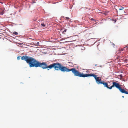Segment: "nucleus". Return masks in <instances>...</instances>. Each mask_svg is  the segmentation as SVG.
<instances>
[{
    "label": "nucleus",
    "instance_id": "nucleus-21",
    "mask_svg": "<svg viewBox=\"0 0 128 128\" xmlns=\"http://www.w3.org/2000/svg\"><path fill=\"white\" fill-rule=\"evenodd\" d=\"M49 70V69H48V70Z\"/></svg>",
    "mask_w": 128,
    "mask_h": 128
},
{
    "label": "nucleus",
    "instance_id": "nucleus-9",
    "mask_svg": "<svg viewBox=\"0 0 128 128\" xmlns=\"http://www.w3.org/2000/svg\"><path fill=\"white\" fill-rule=\"evenodd\" d=\"M13 34H15V35H18V33H17L16 32H13Z\"/></svg>",
    "mask_w": 128,
    "mask_h": 128
},
{
    "label": "nucleus",
    "instance_id": "nucleus-20",
    "mask_svg": "<svg viewBox=\"0 0 128 128\" xmlns=\"http://www.w3.org/2000/svg\"><path fill=\"white\" fill-rule=\"evenodd\" d=\"M122 98H124V96H122Z\"/></svg>",
    "mask_w": 128,
    "mask_h": 128
},
{
    "label": "nucleus",
    "instance_id": "nucleus-5",
    "mask_svg": "<svg viewBox=\"0 0 128 128\" xmlns=\"http://www.w3.org/2000/svg\"><path fill=\"white\" fill-rule=\"evenodd\" d=\"M101 84H102L104 87H106L110 89V87L108 86V84L106 82H102V83H101Z\"/></svg>",
    "mask_w": 128,
    "mask_h": 128
},
{
    "label": "nucleus",
    "instance_id": "nucleus-6",
    "mask_svg": "<svg viewBox=\"0 0 128 128\" xmlns=\"http://www.w3.org/2000/svg\"><path fill=\"white\" fill-rule=\"evenodd\" d=\"M122 93H124L126 94H128V92L127 91L125 90L124 89L123 90L122 92Z\"/></svg>",
    "mask_w": 128,
    "mask_h": 128
},
{
    "label": "nucleus",
    "instance_id": "nucleus-7",
    "mask_svg": "<svg viewBox=\"0 0 128 128\" xmlns=\"http://www.w3.org/2000/svg\"><path fill=\"white\" fill-rule=\"evenodd\" d=\"M67 30H68L67 29H65V30L62 32V34L64 35H66V32L67 31Z\"/></svg>",
    "mask_w": 128,
    "mask_h": 128
},
{
    "label": "nucleus",
    "instance_id": "nucleus-4",
    "mask_svg": "<svg viewBox=\"0 0 128 128\" xmlns=\"http://www.w3.org/2000/svg\"><path fill=\"white\" fill-rule=\"evenodd\" d=\"M100 77H96V78H94L95 79L96 81L98 84H101V83H102V82H104V81H103L102 82L101 80V79H99Z\"/></svg>",
    "mask_w": 128,
    "mask_h": 128
},
{
    "label": "nucleus",
    "instance_id": "nucleus-8",
    "mask_svg": "<svg viewBox=\"0 0 128 128\" xmlns=\"http://www.w3.org/2000/svg\"><path fill=\"white\" fill-rule=\"evenodd\" d=\"M124 9V7H121L120 8H119L118 9L120 10H123Z\"/></svg>",
    "mask_w": 128,
    "mask_h": 128
},
{
    "label": "nucleus",
    "instance_id": "nucleus-17",
    "mask_svg": "<svg viewBox=\"0 0 128 128\" xmlns=\"http://www.w3.org/2000/svg\"><path fill=\"white\" fill-rule=\"evenodd\" d=\"M37 44H39V43L38 42V43H37Z\"/></svg>",
    "mask_w": 128,
    "mask_h": 128
},
{
    "label": "nucleus",
    "instance_id": "nucleus-2",
    "mask_svg": "<svg viewBox=\"0 0 128 128\" xmlns=\"http://www.w3.org/2000/svg\"><path fill=\"white\" fill-rule=\"evenodd\" d=\"M72 71V73L74 74L75 76L78 77H86L88 76H92L94 78H96V75L94 74H84L79 72L78 70H76L75 68H72L71 69H69L68 68L67 72Z\"/></svg>",
    "mask_w": 128,
    "mask_h": 128
},
{
    "label": "nucleus",
    "instance_id": "nucleus-10",
    "mask_svg": "<svg viewBox=\"0 0 128 128\" xmlns=\"http://www.w3.org/2000/svg\"><path fill=\"white\" fill-rule=\"evenodd\" d=\"M41 25L42 26L44 27L45 26V24L44 23H42L41 24Z\"/></svg>",
    "mask_w": 128,
    "mask_h": 128
},
{
    "label": "nucleus",
    "instance_id": "nucleus-13",
    "mask_svg": "<svg viewBox=\"0 0 128 128\" xmlns=\"http://www.w3.org/2000/svg\"><path fill=\"white\" fill-rule=\"evenodd\" d=\"M91 20H94L95 21V22H96V20H94V19L93 18H91L90 19Z\"/></svg>",
    "mask_w": 128,
    "mask_h": 128
},
{
    "label": "nucleus",
    "instance_id": "nucleus-19",
    "mask_svg": "<svg viewBox=\"0 0 128 128\" xmlns=\"http://www.w3.org/2000/svg\"><path fill=\"white\" fill-rule=\"evenodd\" d=\"M68 38V36H67V38Z\"/></svg>",
    "mask_w": 128,
    "mask_h": 128
},
{
    "label": "nucleus",
    "instance_id": "nucleus-3",
    "mask_svg": "<svg viewBox=\"0 0 128 128\" xmlns=\"http://www.w3.org/2000/svg\"><path fill=\"white\" fill-rule=\"evenodd\" d=\"M112 83V85L110 87V89L115 86L116 88L118 89L122 93L124 89L121 88L119 84L116 82H113Z\"/></svg>",
    "mask_w": 128,
    "mask_h": 128
},
{
    "label": "nucleus",
    "instance_id": "nucleus-11",
    "mask_svg": "<svg viewBox=\"0 0 128 128\" xmlns=\"http://www.w3.org/2000/svg\"><path fill=\"white\" fill-rule=\"evenodd\" d=\"M118 76L119 77H120V78H122V75L121 74L119 75Z\"/></svg>",
    "mask_w": 128,
    "mask_h": 128
},
{
    "label": "nucleus",
    "instance_id": "nucleus-14",
    "mask_svg": "<svg viewBox=\"0 0 128 128\" xmlns=\"http://www.w3.org/2000/svg\"><path fill=\"white\" fill-rule=\"evenodd\" d=\"M123 50V48L121 49V50H119V52H120L121 50L122 51V50Z\"/></svg>",
    "mask_w": 128,
    "mask_h": 128
},
{
    "label": "nucleus",
    "instance_id": "nucleus-15",
    "mask_svg": "<svg viewBox=\"0 0 128 128\" xmlns=\"http://www.w3.org/2000/svg\"><path fill=\"white\" fill-rule=\"evenodd\" d=\"M4 13V12H2L1 13V14H3Z\"/></svg>",
    "mask_w": 128,
    "mask_h": 128
},
{
    "label": "nucleus",
    "instance_id": "nucleus-12",
    "mask_svg": "<svg viewBox=\"0 0 128 128\" xmlns=\"http://www.w3.org/2000/svg\"><path fill=\"white\" fill-rule=\"evenodd\" d=\"M20 56H18L17 57V59L18 60H19L20 59Z\"/></svg>",
    "mask_w": 128,
    "mask_h": 128
},
{
    "label": "nucleus",
    "instance_id": "nucleus-18",
    "mask_svg": "<svg viewBox=\"0 0 128 128\" xmlns=\"http://www.w3.org/2000/svg\"><path fill=\"white\" fill-rule=\"evenodd\" d=\"M116 20H115V22H116Z\"/></svg>",
    "mask_w": 128,
    "mask_h": 128
},
{
    "label": "nucleus",
    "instance_id": "nucleus-1",
    "mask_svg": "<svg viewBox=\"0 0 128 128\" xmlns=\"http://www.w3.org/2000/svg\"><path fill=\"white\" fill-rule=\"evenodd\" d=\"M21 59L24 60L27 63L29 64L30 67L37 68L40 67L43 69L47 68L51 69L54 68L55 70L57 71L60 70L64 72H67L68 68L64 66L62 64L58 62L52 64L48 66L46 62L40 63L30 56H23L21 57Z\"/></svg>",
    "mask_w": 128,
    "mask_h": 128
},
{
    "label": "nucleus",
    "instance_id": "nucleus-16",
    "mask_svg": "<svg viewBox=\"0 0 128 128\" xmlns=\"http://www.w3.org/2000/svg\"><path fill=\"white\" fill-rule=\"evenodd\" d=\"M66 18L67 20H68L70 19V18L68 17H66Z\"/></svg>",
    "mask_w": 128,
    "mask_h": 128
}]
</instances>
